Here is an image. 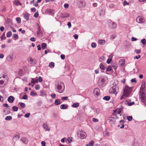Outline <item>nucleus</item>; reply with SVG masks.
Wrapping results in <instances>:
<instances>
[{
    "label": "nucleus",
    "mask_w": 146,
    "mask_h": 146,
    "mask_svg": "<svg viewBox=\"0 0 146 146\" xmlns=\"http://www.w3.org/2000/svg\"><path fill=\"white\" fill-rule=\"evenodd\" d=\"M56 85L58 90H64L65 86L62 82L60 81H57L56 83Z\"/></svg>",
    "instance_id": "1"
},
{
    "label": "nucleus",
    "mask_w": 146,
    "mask_h": 146,
    "mask_svg": "<svg viewBox=\"0 0 146 146\" xmlns=\"http://www.w3.org/2000/svg\"><path fill=\"white\" fill-rule=\"evenodd\" d=\"M106 84V81L105 79L101 77L99 80L98 81V85L100 87L104 86Z\"/></svg>",
    "instance_id": "2"
},
{
    "label": "nucleus",
    "mask_w": 146,
    "mask_h": 146,
    "mask_svg": "<svg viewBox=\"0 0 146 146\" xmlns=\"http://www.w3.org/2000/svg\"><path fill=\"white\" fill-rule=\"evenodd\" d=\"M139 97L141 100V102H145L146 100V94L144 92H139Z\"/></svg>",
    "instance_id": "3"
},
{
    "label": "nucleus",
    "mask_w": 146,
    "mask_h": 146,
    "mask_svg": "<svg viewBox=\"0 0 146 146\" xmlns=\"http://www.w3.org/2000/svg\"><path fill=\"white\" fill-rule=\"evenodd\" d=\"M136 22L138 23H143L144 22L145 19L143 17L139 16L137 17L136 19Z\"/></svg>",
    "instance_id": "4"
},
{
    "label": "nucleus",
    "mask_w": 146,
    "mask_h": 146,
    "mask_svg": "<svg viewBox=\"0 0 146 146\" xmlns=\"http://www.w3.org/2000/svg\"><path fill=\"white\" fill-rule=\"evenodd\" d=\"M78 135L81 139H84L86 138V133L84 131L82 132L81 133H78Z\"/></svg>",
    "instance_id": "5"
},
{
    "label": "nucleus",
    "mask_w": 146,
    "mask_h": 146,
    "mask_svg": "<svg viewBox=\"0 0 146 146\" xmlns=\"http://www.w3.org/2000/svg\"><path fill=\"white\" fill-rule=\"evenodd\" d=\"M145 81H143L142 82L141 85L140 89V91H144L145 90Z\"/></svg>",
    "instance_id": "6"
},
{
    "label": "nucleus",
    "mask_w": 146,
    "mask_h": 146,
    "mask_svg": "<svg viewBox=\"0 0 146 146\" xmlns=\"http://www.w3.org/2000/svg\"><path fill=\"white\" fill-rule=\"evenodd\" d=\"M129 92H123V94L122 96L120 97V99L121 100L123 99H125L130 94Z\"/></svg>",
    "instance_id": "7"
},
{
    "label": "nucleus",
    "mask_w": 146,
    "mask_h": 146,
    "mask_svg": "<svg viewBox=\"0 0 146 146\" xmlns=\"http://www.w3.org/2000/svg\"><path fill=\"white\" fill-rule=\"evenodd\" d=\"M119 90L118 87L115 84L114 86L110 88L109 91H117Z\"/></svg>",
    "instance_id": "8"
},
{
    "label": "nucleus",
    "mask_w": 146,
    "mask_h": 146,
    "mask_svg": "<svg viewBox=\"0 0 146 146\" xmlns=\"http://www.w3.org/2000/svg\"><path fill=\"white\" fill-rule=\"evenodd\" d=\"M109 26L110 28L114 29L116 27L117 25L114 23L112 22L111 21H109Z\"/></svg>",
    "instance_id": "9"
},
{
    "label": "nucleus",
    "mask_w": 146,
    "mask_h": 146,
    "mask_svg": "<svg viewBox=\"0 0 146 146\" xmlns=\"http://www.w3.org/2000/svg\"><path fill=\"white\" fill-rule=\"evenodd\" d=\"M78 5L79 7L81 8L84 7L85 6V2L83 0L78 1Z\"/></svg>",
    "instance_id": "10"
},
{
    "label": "nucleus",
    "mask_w": 146,
    "mask_h": 146,
    "mask_svg": "<svg viewBox=\"0 0 146 146\" xmlns=\"http://www.w3.org/2000/svg\"><path fill=\"white\" fill-rule=\"evenodd\" d=\"M123 91H132L133 90L132 87H129L127 85H125Z\"/></svg>",
    "instance_id": "11"
},
{
    "label": "nucleus",
    "mask_w": 146,
    "mask_h": 146,
    "mask_svg": "<svg viewBox=\"0 0 146 146\" xmlns=\"http://www.w3.org/2000/svg\"><path fill=\"white\" fill-rule=\"evenodd\" d=\"M108 120L110 124H113L115 121V119L113 117H110L108 119Z\"/></svg>",
    "instance_id": "12"
},
{
    "label": "nucleus",
    "mask_w": 146,
    "mask_h": 146,
    "mask_svg": "<svg viewBox=\"0 0 146 146\" xmlns=\"http://www.w3.org/2000/svg\"><path fill=\"white\" fill-rule=\"evenodd\" d=\"M15 98L12 96H9L7 99L8 101L10 103H12L15 100Z\"/></svg>",
    "instance_id": "13"
},
{
    "label": "nucleus",
    "mask_w": 146,
    "mask_h": 146,
    "mask_svg": "<svg viewBox=\"0 0 146 146\" xmlns=\"http://www.w3.org/2000/svg\"><path fill=\"white\" fill-rule=\"evenodd\" d=\"M7 82H6V80L3 81V80H0V85L1 87H3L7 84Z\"/></svg>",
    "instance_id": "14"
},
{
    "label": "nucleus",
    "mask_w": 146,
    "mask_h": 146,
    "mask_svg": "<svg viewBox=\"0 0 146 146\" xmlns=\"http://www.w3.org/2000/svg\"><path fill=\"white\" fill-rule=\"evenodd\" d=\"M69 16V14L68 13H65L61 14V17L62 18H66Z\"/></svg>",
    "instance_id": "15"
},
{
    "label": "nucleus",
    "mask_w": 146,
    "mask_h": 146,
    "mask_svg": "<svg viewBox=\"0 0 146 146\" xmlns=\"http://www.w3.org/2000/svg\"><path fill=\"white\" fill-rule=\"evenodd\" d=\"M42 126L44 129H46V131H50V128L48 127V124L47 123L44 124Z\"/></svg>",
    "instance_id": "16"
},
{
    "label": "nucleus",
    "mask_w": 146,
    "mask_h": 146,
    "mask_svg": "<svg viewBox=\"0 0 146 146\" xmlns=\"http://www.w3.org/2000/svg\"><path fill=\"white\" fill-rule=\"evenodd\" d=\"M20 135L19 133L15 134L14 137L13 138V140L14 141H17L18 140L20 137Z\"/></svg>",
    "instance_id": "17"
},
{
    "label": "nucleus",
    "mask_w": 146,
    "mask_h": 146,
    "mask_svg": "<svg viewBox=\"0 0 146 146\" xmlns=\"http://www.w3.org/2000/svg\"><path fill=\"white\" fill-rule=\"evenodd\" d=\"M21 140L23 141V142L25 144H26L28 143V140L27 139V138L26 137H23L21 139Z\"/></svg>",
    "instance_id": "18"
},
{
    "label": "nucleus",
    "mask_w": 146,
    "mask_h": 146,
    "mask_svg": "<svg viewBox=\"0 0 146 146\" xmlns=\"http://www.w3.org/2000/svg\"><path fill=\"white\" fill-rule=\"evenodd\" d=\"M125 64V61L124 59H122L120 60L119 62V65L121 66H123V65H124Z\"/></svg>",
    "instance_id": "19"
},
{
    "label": "nucleus",
    "mask_w": 146,
    "mask_h": 146,
    "mask_svg": "<svg viewBox=\"0 0 146 146\" xmlns=\"http://www.w3.org/2000/svg\"><path fill=\"white\" fill-rule=\"evenodd\" d=\"M13 3L14 5L17 6L19 5H22V4L19 1L17 0L14 1L13 2Z\"/></svg>",
    "instance_id": "20"
},
{
    "label": "nucleus",
    "mask_w": 146,
    "mask_h": 146,
    "mask_svg": "<svg viewBox=\"0 0 146 146\" xmlns=\"http://www.w3.org/2000/svg\"><path fill=\"white\" fill-rule=\"evenodd\" d=\"M10 109L9 108H6L4 109L3 112L6 114H9L10 112Z\"/></svg>",
    "instance_id": "21"
},
{
    "label": "nucleus",
    "mask_w": 146,
    "mask_h": 146,
    "mask_svg": "<svg viewBox=\"0 0 146 146\" xmlns=\"http://www.w3.org/2000/svg\"><path fill=\"white\" fill-rule=\"evenodd\" d=\"M29 16L30 15L28 13L25 14L24 16V18L27 20H28L29 19Z\"/></svg>",
    "instance_id": "22"
},
{
    "label": "nucleus",
    "mask_w": 146,
    "mask_h": 146,
    "mask_svg": "<svg viewBox=\"0 0 146 146\" xmlns=\"http://www.w3.org/2000/svg\"><path fill=\"white\" fill-rule=\"evenodd\" d=\"M110 98V96H106L104 97L103 99L106 101H109Z\"/></svg>",
    "instance_id": "23"
},
{
    "label": "nucleus",
    "mask_w": 146,
    "mask_h": 146,
    "mask_svg": "<svg viewBox=\"0 0 146 146\" xmlns=\"http://www.w3.org/2000/svg\"><path fill=\"white\" fill-rule=\"evenodd\" d=\"M99 43L101 45H103L105 43V40H100L98 41Z\"/></svg>",
    "instance_id": "24"
},
{
    "label": "nucleus",
    "mask_w": 146,
    "mask_h": 146,
    "mask_svg": "<svg viewBox=\"0 0 146 146\" xmlns=\"http://www.w3.org/2000/svg\"><path fill=\"white\" fill-rule=\"evenodd\" d=\"M2 78H5V80L6 81V82H8L9 80V78L5 74H3L2 76Z\"/></svg>",
    "instance_id": "25"
},
{
    "label": "nucleus",
    "mask_w": 146,
    "mask_h": 146,
    "mask_svg": "<svg viewBox=\"0 0 146 146\" xmlns=\"http://www.w3.org/2000/svg\"><path fill=\"white\" fill-rule=\"evenodd\" d=\"M60 104V101L59 99H56L54 102V104L56 105H58Z\"/></svg>",
    "instance_id": "26"
},
{
    "label": "nucleus",
    "mask_w": 146,
    "mask_h": 146,
    "mask_svg": "<svg viewBox=\"0 0 146 146\" xmlns=\"http://www.w3.org/2000/svg\"><path fill=\"white\" fill-rule=\"evenodd\" d=\"M60 108L62 109H66L67 108V106L64 104H62L60 106Z\"/></svg>",
    "instance_id": "27"
},
{
    "label": "nucleus",
    "mask_w": 146,
    "mask_h": 146,
    "mask_svg": "<svg viewBox=\"0 0 146 146\" xmlns=\"http://www.w3.org/2000/svg\"><path fill=\"white\" fill-rule=\"evenodd\" d=\"M37 34L38 36H42V33L41 30L40 31H38L37 33Z\"/></svg>",
    "instance_id": "28"
},
{
    "label": "nucleus",
    "mask_w": 146,
    "mask_h": 146,
    "mask_svg": "<svg viewBox=\"0 0 146 146\" xmlns=\"http://www.w3.org/2000/svg\"><path fill=\"white\" fill-rule=\"evenodd\" d=\"M47 44L46 43H42L41 44L42 48L43 49H45L46 47Z\"/></svg>",
    "instance_id": "29"
},
{
    "label": "nucleus",
    "mask_w": 146,
    "mask_h": 146,
    "mask_svg": "<svg viewBox=\"0 0 146 146\" xmlns=\"http://www.w3.org/2000/svg\"><path fill=\"white\" fill-rule=\"evenodd\" d=\"M1 40H5L6 39V37L5 36V33H4L1 36Z\"/></svg>",
    "instance_id": "30"
},
{
    "label": "nucleus",
    "mask_w": 146,
    "mask_h": 146,
    "mask_svg": "<svg viewBox=\"0 0 146 146\" xmlns=\"http://www.w3.org/2000/svg\"><path fill=\"white\" fill-rule=\"evenodd\" d=\"M79 104L78 103H74L72 105V106L74 108H77L79 106Z\"/></svg>",
    "instance_id": "31"
},
{
    "label": "nucleus",
    "mask_w": 146,
    "mask_h": 146,
    "mask_svg": "<svg viewBox=\"0 0 146 146\" xmlns=\"http://www.w3.org/2000/svg\"><path fill=\"white\" fill-rule=\"evenodd\" d=\"M48 66L50 68H53L54 66V63L53 62H51L49 63Z\"/></svg>",
    "instance_id": "32"
},
{
    "label": "nucleus",
    "mask_w": 146,
    "mask_h": 146,
    "mask_svg": "<svg viewBox=\"0 0 146 146\" xmlns=\"http://www.w3.org/2000/svg\"><path fill=\"white\" fill-rule=\"evenodd\" d=\"M12 35V32L11 31H9L7 33V37H9L11 36Z\"/></svg>",
    "instance_id": "33"
},
{
    "label": "nucleus",
    "mask_w": 146,
    "mask_h": 146,
    "mask_svg": "<svg viewBox=\"0 0 146 146\" xmlns=\"http://www.w3.org/2000/svg\"><path fill=\"white\" fill-rule=\"evenodd\" d=\"M19 104H20V106L22 108H24L25 107V105L24 103L20 102L19 103Z\"/></svg>",
    "instance_id": "34"
},
{
    "label": "nucleus",
    "mask_w": 146,
    "mask_h": 146,
    "mask_svg": "<svg viewBox=\"0 0 146 146\" xmlns=\"http://www.w3.org/2000/svg\"><path fill=\"white\" fill-rule=\"evenodd\" d=\"M100 68L101 69L103 70H104L105 69V68L104 67V65L102 64L101 63L100 65Z\"/></svg>",
    "instance_id": "35"
},
{
    "label": "nucleus",
    "mask_w": 146,
    "mask_h": 146,
    "mask_svg": "<svg viewBox=\"0 0 146 146\" xmlns=\"http://www.w3.org/2000/svg\"><path fill=\"white\" fill-rule=\"evenodd\" d=\"M12 119V117L11 116H7L5 118V120H10Z\"/></svg>",
    "instance_id": "36"
},
{
    "label": "nucleus",
    "mask_w": 146,
    "mask_h": 146,
    "mask_svg": "<svg viewBox=\"0 0 146 146\" xmlns=\"http://www.w3.org/2000/svg\"><path fill=\"white\" fill-rule=\"evenodd\" d=\"M12 109L14 111H17L18 110V108L17 106H13L12 107Z\"/></svg>",
    "instance_id": "37"
},
{
    "label": "nucleus",
    "mask_w": 146,
    "mask_h": 146,
    "mask_svg": "<svg viewBox=\"0 0 146 146\" xmlns=\"http://www.w3.org/2000/svg\"><path fill=\"white\" fill-rule=\"evenodd\" d=\"M30 95L32 96H36L37 95L36 93L35 92H31Z\"/></svg>",
    "instance_id": "38"
},
{
    "label": "nucleus",
    "mask_w": 146,
    "mask_h": 146,
    "mask_svg": "<svg viewBox=\"0 0 146 146\" xmlns=\"http://www.w3.org/2000/svg\"><path fill=\"white\" fill-rule=\"evenodd\" d=\"M16 20L18 23H19L21 22V19L19 17H17Z\"/></svg>",
    "instance_id": "39"
},
{
    "label": "nucleus",
    "mask_w": 146,
    "mask_h": 146,
    "mask_svg": "<svg viewBox=\"0 0 146 146\" xmlns=\"http://www.w3.org/2000/svg\"><path fill=\"white\" fill-rule=\"evenodd\" d=\"M141 42L142 43V44L144 45L146 44V40L145 39H142L141 41Z\"/></svg>",
    "instance_id": "40"
},
{
    "label": "nucleus",
    "mask_w": 146,
    "mask_h": 146,
    "mask_svg": "<svg viewBox=\"0 0 146 146\" xmlns=\"http://www.w3.org/2000/svg\"><path fill=\"white\" fill-rule=\"evenodd\" d=\"M127 119L128 121H131L132 120L133 118L131 116H127Z\"/></svg>",
    "instance_id": "41"
},
{
    "label": "nucleus",
    "mask_w": 146,
    "mask_h": 146,
    "mask_svg": "<svg viewBox=\"0 0 146 146\" xmlns=\"http://www.w3.org/2000/svg\"><path fill=\"white\" fill-rule=\"evenodd\" d=\"M104 56H101L99 59V61L100 62L103 61L104 60Z\"/></svg>",
    "instance_id": "42"
},
{
    "label": "nucleus",
    "mask_w": 146,
    "mask_h": 146,
    "mask_svg": "<svg viewBox=\"0 0 146 146\" xmlns=\"http://www.w3.org/2000/svg\"><path fill=\"white\" fill-rule=\"evenodd\" d=\"M94 95L96 97H97L99 94V92H93Z\"/></svg>",
    "instance_id": "43"
},
{
    "label": "nucleus",
    "mask_w": 146,
    "mask_h": 146,
    "mask_svg": "<svg viewBox=\"0 0 146 146\" xmlns=\"http://www.w3.org/2000/svg\"><path fill=\"white\" fill-rule=\"evenodd\" d=\"M96 46V44L95 42H93L91 44V46L93 48H95Z\"/></svg>",
    "instance_id": "44"
},
{
    "label": "nucleus",
    "mask_w": 146,
    "mask_h": 146,
    "mask_svg": "<svg viewBox=\"0 0 146 146\" xmlns=\"http://www.w3.org/2000/svg\"><path fill=\"white\" fill-rule=\"evenodd\" d=\"M111 69L112 68L110 66H108L107 67V68L106 70L107 71H110L111 70Z\"/></svg>",
    "instance_id": "45"
},
{
    "label": "nucleus",
    "mask_w": 146,
    "mask_h": 146,
    "mask_svg": "<svg viewBox=\"0 0 146 146\" xmlns=\"http://www.w3.org/2000/svg\"><path fill=\"white\" fill-rule=\"evenodd\" d=\"M35 88L36 90H39L40 88V86L39 85H36L35 86Z\"/></svg>",
    "instance_id": "46"
},
{
    "label": "nucleus",
    "mask_w": 146,
    "mask_h": 146,
    "mask_svg": "<svg viewBox=\"0 0 146 146\" xmlns=\"http://www.w3.org/2000/svg\"><path fill=\"white\" fill-rule=\"evenodd\" d=\"M129 4L126 1H125L123 3V5L124 6L126 5H128Z\"/></svg>",
    "instance_id": "47"
},
{
    "label": "nucleus",
    "mask_w": 146,
    "mask_h": 146,
    "mask_svg": "<svg viewBox=\"0 0 146 146\" xmlns=\"http://www.w3.org/2000/svg\"><path fill=\"white\" fill-rule=\"evenodd\" d=\"M96 112L97 114H98L100 113V110L98 108H97L96 110Z\"/></svg>",
    "instance_id": "48"
},
{
    "label": "nucleus",
    "mask_w": 146,
    "mask_h": 146,
    "mask_svg": "<svg viewBox=\"0 0 146 146\" xmlns=\"http://www.w3.org/2000/svg\"><path fill=\"white\" fill-rule=\"evenodd\" d=\"M38 16V13L36 12L35 13L34 15V17L35 18H37Z\"/></svg>",
    "instance_id": "49"
},
{
    "label": "nucleus",
    "mask_w": 146,
    "mask_h": 146,
    "mask_svg": "<svg viewBox=\"0 0 146 146\" xmlns=\"http://www.w3.org/2000/svg\"><path fill=\"white\" fill-rule=\"evenodd\" d=\"M141 57V56L140 55H138L137 56H136L134 57V59H138Z\"/></svg>",
    "instance_id": "50"
},
{
    "label": "nucleus",
    "mask_w": 146,
    "mask_h": 146,
    "mask_svg": "<svg viewBox=\"0 0 146 146\" xmlns=\"http://www.w3.org/2000/svg\"><path fill=\"white\" fill-rule=\"evenodd\" d=\"M89 145L90 146H93L94 145V141H91L89 143Z\"/></svg>",
    "instance_id": "51"
},
{
    "label": "nucleus",
    "mask_w": 146,
    "mask_h": 146,
    "mask_svg": "<svg viewBox=\"0 0 146 146\" xmlns=\"http://www.w3.org/2000/svg\"><path fill=\"white\" fill-rule=\"evenodd\" d=\"M135 51L137 54H139L140 53L141 50H140L136 49Z\"/></svg>",
    "instance_id": "52"
},
{
    "label": "nucleus",
    "mask_w": 146,
    "mask_h": 146,
    "mask_svg": "<svg viewBox=\"0 0 146 146\" xmlns=\"http://www.w3.org/2000/svg\"><path fill=\"white\" fill-rule=\"evenodd\" d=\"M111 59L109 58L107 60L106 62L108 64H110L111 61Z\"/></svg>",
    "instance_id": "53"
},
{
    "label": "nucleus",
    "mask_w": 146,
    "mask_h": 146,
    "mask_svg": "<svg viewBox=\"0 0 146 146\" xmlns=\"http://www.w3.org/2000/svg\"><path fill=\"white\" fill-rule=\"evenodd\" d=\"M34 78H32L31 81V84H33V85L36 83L35 80H34Z\"/></svg>",
    "instance_id": "54"
},
{
    "label": "nucleus",
    "mask_w": 146,
    "mask_h": 146,
    "mask_svg": "<svg viewBox=\"0 0 146 146\" xmlns=\"http://www.w3.org/2000/svg\"><path fill=\"white\" fill-rule=\"evenodd\" d=\"M13 36L14 38H15L17 39L18 38V35L17 34H14L13 35Z\"/></svg>",
    "instance_id": "55"
},
{
    "label": "nucleus",
    "mask_w": 146,
    "mask_h": 146,
    "mask_svg": "<svg viewBox=\"0 0 146 146\" xmlns=\"http://www.w3.org/2000/svg\"><path fill=\"white\" fill-rule=\"evenodd\" d=\"M131 82L132 83L135 82V83H136L137 82H136V80L135 78H133V79H132L131 80Z\"/></svg>",
    "instance_id": "56"
},
{
    "label": "nucleus",
    "mask_w": 146,
    "mask_h": 146,
    "mask_svg": "<svg viewBox=\"0 0 146 146\" xmlns=\"http://www.w3.org/2000/svg\"><path fill=\"white\" fill-rule=\"evenodd\" d=\"M22 98L23 99H25V100H26V99H27V98H28V97L27 96V95H24L23 96V98Z\"/></svg>",
    "instance_id": "57"
},
{
    "label": "nucleus",
    "mask_w": 146,
    "mask_h": 146,
    "mask_svg": "<svg viewBox=\"0 0 146 146\" xmlns=\"http://www.w3.org/2000/svg\"><path fill=\"white\" fill-rule=\"evenodd\" d=\"M30 115V113H27L25 114V117H29Z\"/></svg>",
    "instance_id": "58"
},
{
    "label": "nucleus",
    "mask_w": 146,
    "mask_h": 146,
    "mask_svg": "<svg viewBox=\"0 0 146 146\" xmlns=\"http://www.w3.org/2000/svg\"><path fill=\"white\" fill-rule=\"evenodd\" d=\"M67 97H63L61 99L63 100H66L67 99Z\"/></svg>",
    "instance_id": "59"
},
{
    "label": "nucleus",
    "mask_w": 146,
    "mask_h": 146,
    "mask_svg": "<svg viewBox=\"0 0 146 146\" xmlns=\"http://www.w3.org/2000/svg\"><path fill=\"white\" fill-rule=\"evenodd\" d=\"M60 58L62 59H64L65 58V56L64 54H61L60 55Z\"/></svg>",
    "instance_id": "60"
},
{
    "label": "nucleus",
    "mask_w": 146,
    "mask_h": 146,
    "mask_svg": "<svg viewBox=\"0 0 146 146\" xmlns=\"http://www.w3.org/2000/svg\"><path fill=\"white\" fill-rule=\"evenodd\" d=\"M92 121L94 122H97L98 121V119L95 118H93L92 119Z\"/></svg>",
    "instance_id": "61"
},
{
    "label": "nucleus",
    "mask_w": 146,
    "mask_h": 146,
    "mask_svg": "<svg viewBox=\"0 0 146 146\" xmlns=\"http://www.w3.org/2000/svg\"><path fill=\"white\" fill-rule=\"evenodd\" d=\"M64 6V8H67L68 7V4L67 3L65 4Z\"/></svg>",
    "instance_id": "62"
},
{
    "label": "nucleus",
    "mask_w": 146,
    "mask_h": 146,
    "mask_svg": "<svg viewBox=\"0 0 146 146\" xmlns=\"http://www.w3.org/2000/svg\"><path fill=\"white\" fill-rule=\"evenodd\" d=\"M73 37L75 39H77L78 37V35L76 34H75L73 35Z\"/></svg>",
    "instance_id": "63"
},
{
    "label": "nucleus",
    "mask_w": 146,
    "mask_h": 146,
    "mask_svg": "<svg viewBox=\"0 0 146 146\" xmlns=\"http://www.w3.org/2000/svg\"><path fill=\"white\" fill-rule=\"evenodd\" d=\"M42 146H45L46 143L44 141H42L41 142Z\"/></svg>",
    "instance_id": "64"
}]
</instances>
